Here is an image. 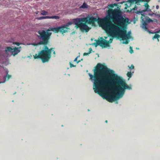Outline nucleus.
Instances as JSON below:
<instances>
[{
	"instance_id": "obj_19",
	"label": "nucleus",
	"mask_w": 160,
	"mask_h": 160,
	"mask_svg": "<svg viewBox=\"0 0 160 160\" xmlns=\"http://www.w3.org/2000/svg\"><path fill=\"white\" fill-rule=\"evenodd\" d=\"M72 21L73 22V21ZM73 23H74V22H68L67 24H65V27H67L68 28L69 25H71Z\"/></svg>"
},
{
	"instance_id": "obj_32",
	"label": "nucleus",
	"mask_w": 160,
	"mask_h": 160,
	"mask_svg": "<svg viewBox=\"0 0 160 160\" xmlns=\"http://www.w3.org/2000/svg\"><path fill=\"white\" fill-rule=\"evenodd\" d=\"M159 7L158 5H157L156 6V8L157 9H158L159 8Z\"/></svg>"
},
{
	"instance_id": "obj_22",
	"label": "nucleus",
	"mask_w": 160,
	"mask_h": 160,
	"mask_svg": "<svg viewBox=\"0 0 160 160\" xmlns=\"http://www.w3.org/2000/svg\"><path fill=\"white\" fill-rule=\"evenodd\" d=\"M129 52L131 53H132L133 52V51L132 50V48L131 47H130V51Z\"/></svg>"
},
{
	"instance_id": "obj_20",
	"label": "nucleus",
	"mask_w": 160,
	"mask_h": 160,
	"mask_svg": "<svg viewBox=\"0 0 160 160\" xmlns=\"http://www.w3.org/2000/svg\"><path fill=\"white\" fill-rule=\"evenodd\" d=\"M132 73L130 72H128L127 73V76L128 77H129V78H130L132 76Z\"/></svg>"
},
{
	"instance_id": "obj_1",
	"label": "nucleus",
	"mask_w": 160,
	"mask_h": 160,
	"mask_svg": "<svg viewBox=\"0 0 160 160\" xmlns=\"http://www.w3.org/2000/svg\"><path fill=\"white\" fill-rule=\"evenodd\" d=\"M94 75L88 74L93 82V89L95 93L110 102L118 100L124 94L125 90H131L132 86H128L120 76L112 70L107 68L103 70H93Z\"/></svg>"
},
{
	"instance_id": "obj_14",
	"label": "nucleus",
	"mask_w": 160,
	"mask_h": 160,
	"mask_svg": "<svg viewBox=\"0 0 160 160\" xmlns=\"http://www.w3.org/2000/svg\"><path fill=\"white\" fill-rule=\"evenodd\" d=\"M48 18H49V19H59L60 18V17L59 16H48Z\"/></svg>"
},
{
	"instance_id": "obj_17",
	"label": "nucleus",
	"mask_w": 160,
	"mask_h": 160,
	"mask_svg": "<svg viewBox=\"0 0 160 160\" xmlns=\"http://www.w3.org/2000/svg\"><path fill=\"white\" fill-rule=\"evenodd\" d=\"M150 12L148 13V15L151 16H155L156 15V13H155L149 11Z\"/></svg>"
},
{
	"instance_id": "obj_13",
	"label": "nucleus",
	"mask_w": 160,
	"mask_h": 160,
	"mask_svg": "<svg viewBox=\"0 0 160 160\" xmlns=\"http://www.w3.org/2000/svg\"><path fill=\"white\" fill-rule=\"evenodd\" d=\"M88 8V5L85 2H84L83 3L82 5L79 7V8Z\"/></svg>"
},
{
	"instance_id": "obj_15",
	"label": "nucleus",
	"mask_w": 160,
	"mask_h": 160,
	"mask_svg": "<svg viewBox=\"0 0 160 160\" xmlns=\"http://www.w3.org/2000/svg\"><path fill=\"white\" fill-rule=\"evenodd\" d=\"M48 16H42L40 17H38L36 18V19L38 20H42L43 19H47L48 18Z\"/></svg>"
},
{
	"instance_id": "obj_18",
	"label": "nucleus",
	"mask_w": 160,
	"mask_h": 160,
	"mask_svg": "<svg viewBox=\"0 0 160 160\" xmlns=\"http://www.w3.org/2000/svg\"><path fill=\"white\" fill-rule=\"evenodd\" d=\"M160 36L159 34H155L154 36L152 38V39H154L155 38L158 39L159 38H160Z\"/></svg>"
},
{
	"instance_id": "obj_31",
	"label": "nucleus",
	"mask_w": 160,
	"mask_h": 160,
	"mask_svg": "<svg viewBox=\"0 0 160 160\" xmlns=\"http://www.w3.org/2000/svg\"><path fill=\"white\" fill-rule=\"evenodd\" d=\"M159 32H160V29L159 30L156 31V33H158Z\"/></svg>"
},
{
	"instance_id": "obj_27",
	"label": "nucleus",
	"mask_w": 160,
	"mask_h": 160,
	"mask_svg": "<svg viewBox=\"0 0 160 160\" xmlns=\"http://www.w3.org/2000/svg\"><path fill=\"white\" fill-rule=\"evenodd\" d=\"M3 55V53L2 51H0V56Z\"/></svg>"
},
{
	"instance_id": "obj_4",
	"label": "nucleus",
	"mask_w": 160,
	"mask_h": 160,
	"mask_svg": "<svg viewBox=\"0 0 160 160\" xmlns=\"http://www.w3.org/2000/svg\"><path fill=\"white\" fill-rule=\"evenodd\" d=\"M52 49H49L45 45L43 46V49L40 51L38 55L35 54L33 55L35 59L41 58L43 62H48L49 61L51 57Z\"/></svg>"
},
{
	"instance_id": "obj_12",
	"label": "nucleus",
	"mask_w": 160,
	"mask_h": 160,
	"mask_svg": "<svg viewBox=\"0 0 160 160\" xmlns=\"http://www.w3.org/2000/svg\"><path fill=\"white\" fill-rule=\"evenodd\" d=\"M147 22H142V24L141 27L145 31H148V29L147 28V24L146 23Z\"/></svg>"
},
{
	"instance_id": "obj_30",
	"label": "nucleus",
	"mask_w": 160,
	"mask_h": 160,
	"mask_svg": "<svg viewBox=\"0 0 160 160\" xmlns=\"http://www.w3.org/2000/svg\"><path fill=\"white\" fill-rule=\"evenodd\" d=\"M89 52H90L91 53V51H92V49L91 48H89Z\"/></svg>"
},
{
	"instance_id": "obj_23",
	"label": "nucleus",
	"mask_w": 160,
	"mask_h": 160,
	"mask_svg": "<svg viewBox=\"0 0 160 160\" xmlns=\"http://www.w3.org/2000/svg\"><path fill=\"white\" fill-rule=\"evenodd\" d=\"M14 44H15L17 45V46H19V45H20V44H22V43H19V42H15V43H14Z\"/></svg>"
},
{
	"instance_id": "obj_35",
	"label": "nucleus",
	"mask_w": 160,
	"mask_h": 160,
	"mask_svg": "<svg viewBox=\"0 0 160 160\" xmlns=\"http://www.w3.org/2000/svg\"><path fill=\"white\" fill-rule=\"evenodd\" d=\"M104 38L105 39H106V38H107V37H104Z\"/></svg>"
},
{
	"instance_id": "obj_8",
	"label": "nucleus",
	"mask_w": 160,
	"mask_h": 160,
	"mask_svg": "<svg viewBox=\"0 0 160 160\" xmlns=\"http://www.w3.org/2000/svg\"><path fill=\"white\" fill-rule=\"evenodd\" d=\"M8 70L7 69H6V76H4V77L2 78L3 79V80H2V79H1V80H0V83L4 82L7 79L8 80L11 77V76L8 74Z\"/></svg>"
},
{
	"instance_id": "obj_11",
	"label": "nucleus",
	"mask_w": 160,
	"mask_h": 160,
	"mask_svg": "<svg viewBox=\"0 0 160 160\" xmlns=\"http://www.w3.org/2000/svg\"><path fill=\"white\" fill-rule=\"evenodd\" d=\"M144 6L145 7L144 10L141 11L140 12L141 14L144 13L145 11L149 12L151 10L149 8V6L147 3H145Z\"/></svg>"
},
{
	"instance_id": "obj_39",
	"label": "nucleus",
	"mask_w": 160,
	"mask_h": 160,
	"mask_svg": "<svg viewBox=\"0 0 160 160\" xmlns=\"http://www.w3.org/2000/svg\"><path fill=\"white\" fill-rule=\"evenodd\" d=\"M82 60H83V59H81V61H82Z\"/></svg>"
},
{
	"instance_id": "obj_10",
	"label": "nucleus",
	"mask_w": 160,
	"mask_h": 160,
	"mask_svg": "<svg viewBox=\"0 0 160 160\" xmlns=\"http://www.w3.org/2000/svg\"><path fill=\"white\" fill-rule=\"evenodd\" d=\"M150 0H128V2L131 4H138L140 2H148Z\"/></svg>"
},
{
	"instance_id": "obj_5",
	"label": "nucleus",
	"mask_w": 160,
	"mask_h": 160,
	"mask_svg": "<svg viewBox=\"0 0 160 160\" xmlns=\"http://www.w3.org/2000/svg\"><path fill=\"white\" fill-rule=\"evenodd\" d=\"M21 47L15 48H13L10 47H7L5 50L4 56L8 57L11 55L14 56L18 54L21 51Z\"/></svg>"
},
{
	"instance_id": "obj_7",
	"label": "nucleus",
	"mask_w": 160,
	"mask_h": 160,
	"mask_svg": "<svg viewBox=\"0 0 160 160\" xmlns=\"http://www.w3.org/2000/svg\"><path fill=\"white\" fill-rule=\"evenodd\" d=\"M143 14H141L142 16L141 17V19L142 20V22H153L152 19H150L148 17L143 15Z\"/></svg>"
},
{
	"instance_id": "obj_21",
	"label": "nucleus",
	"mask_w": 160,
	"mask_h": 160,
	"mask_svg": "<svg viewBox=\"0 0 160 160\" xmlns=\"http://www.w3.org/2000/svg\"><path fill=\"white\" fill-rule=\"evenodd\" d=\"M114 4H110L108 5V8H113L114 6Z\"/></svg>"
},
{
	"instance_id": "obj_3",
	"label": "nucleus",
	"mask_w": 160,
	"mask_h": 160,
	"mask_svg": "<svg viewBox=\"0 0 160 160\" xmlns=\"http://www.w3.org/2000/svg\"><path fill=\"white\" fill-rule=\"evenodd\" d=\"M60 27L57 28H51L48 29L47 31H45L43 30H39L38 32L39 35L37 36L40 39H42V41L39 42L37 43H32L31 44L34 46L38 45L41 44H46L48 43V40L49 38L51 33L48 31H51L55 32H60Z\"/></svg>"
},
{
	"instance_id": "obj_33",
	"label": "nucleus",
	"mask_w": 160,
	"mask_h": 160,
	"mask_svg": "<svg viewBox=\"0 0 160 160\" xmlns=\"http://www.w3.org/2000/svg\"><path fill=\"white\" fill-rule=\"evenodd\" d=\"M38 12H35V13L37 14H38Z\"/></svg>"
},
{
	"instance_id": "obj_16",
	"label": "nucleus",
	"mask_w": 160,
	"mask_h": 160,
	"mask_svg": "<svg viewBox=\"0 0 160 160\" xmlns=\"http://www.w3.org/2000/svg\"><path fill=\"white\" fill-rule=\"evenodd\" d=\"M40 14L42 15H46L48 14V13L47 11L44 10H42Z\"/></svg>"
},
{
	"instance_id": "obj_28",
	"label": "nucleus",
	"mask_w": 160,
	"mask_h": 160,
	"mask_svg": "<svg viewBox=\"0 0 160 160\" xmlns=\"http://www.w3.org/2000/svg\"><path fill=\"white\" fill-rule=\"evenodd\" d=\"M155 16H158V17H160V14H156Z\"/></svg>"
},
{
	"instance_id": "obj_34",
	"label": "nucleus",
	"mask_w": 160,
	"mask_h": 160,
	"mask_svg": "<svg viewBox=\"0 0 160 160\" xmlns=\"http://www.w3.org/2000/svg\"><path fill=\"white\" fill-rule=\"evenodd\" d=\"M80 62V61H78L77 62V63H78L79 62Z\"/></svg>"
},
{
	"instance_id": "obj_38",
	"label": "nucleus",
	"mask_w": 160,
	"mask_h": 160,
	"mask_svg": "<svg viewBox=\"0 0 160 160\" xmlns=\"http://www.w3.org/2000/svg\"><path fill=\"white\" fill-rule=\"evenodd\" d=\"M105 122H106L107 123L108 122V121L107 120H106Z\"/></svg>"
},
{
	"instance_id": "obj_25",
	"label": "nucleus",
	"mask_w": 160,
	"mask_h": 160,
	"mask_svg": "<svg viewBox=\"0 0 160 160\" xmlns=\"http://www.w3.org/2000/svg\"><path fill=\"white\" fill-rule=\"evenodd\" d=\"M90 53V52L88 53H84L83 54V55L85 56V55H88Z\"/></svg>"
},
{
	"instance_id": "obj_24",
	"label": "nucleus",
	"mask_w": 160,
	"mask_h": 160,
	"mask_svg": "<svg viewBox=\"0 0 160 160\" xmlns=\"http://www.w3.org/2000/svg\"><path fill=\"white\" fill-rule=\"evenodd\" d=\"M134 67V66L133 65H132L130 67H129V68L130 69H133Z\"/></svg>"
},
{
	"instance_id": "obj_36",
	"label": "nucleus",
	"mask_w": 160,
	"mask_h": 160,
	"mask_svg": "<svg viewBox=\"0 0 160 160\" xmlns=\"http://www.w3.org/2000/svg\"><path fill=\"white\" fill-rule=\"evenodd\" d=\"M53 53L54 54H55V51H53Z\"/></svg>"
},
{
	"instance_id": "obj_9",
	"label": "nucleus",
	"mask_w": 160,
	"mask_h": 160,
	"mask_svg": "<svg viewBox=\"0 0 160 160\" xmlns=\"http://www.w3.org/2000/svg\"><path fill=\"white\" fill-rule=\"evenodd\" d=\"M60 27V32L62 33L67 32L70 29L69 28L67 27H65V25H63Z\"/></svg>"
},
{
	"instance_id": "obj_29",
	"label": "nucleus",
	"mask_w": 160,
	"mask_h": 160,
	"mask_svg": "<svg viewBox=\"0 0 160 160\" xmlns=\"http://www.w3.org/2000/svg\"><path fill=\"white\" fill-rule=\"evenodd\" d=\"M78 56H77L75 59L74 60V62H75V61H77V58H78Z\"/></svg>"
},
{
	"instance_id": "obj_6",
	"label": "nucleus",
	"mask_w": 160,
	"mask_h": 160,
	"mask_svg": "<svg viewBox=\"0 0 160 160\" xmlns=\"http://www.w3.org/2000/svg\"><path fill=\"white\" fill-rule=\"evenodd\" d=\"M102 39L101 40H98L96 43H93L92 44V45H94L96 47L98 45H100L103 48H107L110 46L109 43H111L113 40V38H111L109 41H107L104 39Z\"/></svg>"
},
{
	"instance_id": "obj_2",
	"label": "nucleus",
	"mask_w": 160,
	"mask_h": 160,
	"mask_svg": "<svg viewBox=\"0 0 160 160\" xmlns=\"http://www.w3.org/2000/svg\"><path fill=\"white\" fill-rule=\"evenodd\" d=\"M122 12L118 9H109L108 11L107 16L113 19V23L108 20L106 18H99L96 15L94 17L91 15L86 18H77L73 19V22L82 31L88 32L90 28L85 23L81 22H85L88 23L94 24L98 20L99 26L106 32L112 36L118 37L123 41V44H128V40L131 38V32H128L127 33L126 27L128 24L129 20L124 17L125 15H122Z\"/></svg>"
},
{
	"instance_id": "obj_26",
	"label": "nucleus",
	"mask_w": 160,
	"mask_h": 160,
	"mask_svg": "<svg viewBox=\"0 0 160 160\" xmlns=\"http://www.w3.org/2000/svg\"><path fill=\"white\" fill-rule=\"evenodd\" d=\"M70 67L71 68H72V67H75V66L74 65L72 64L71 62H70Z\"/></svg>"
},
{
	"instance_id": "obj_37",
	"label": "nucleus",
	"mask_w": 160,
	"mask_h": 160,
	"mask_svg": "<svg viewBox=\"0 0 160 160\" xmlns=\"http://www.w3.org/2000/svg\"><path fill=\"white\" fill-rule=\"evenodd\" d=\"M99 65H100V63H98V66Z\"/></svg>"
}]
</instances>
